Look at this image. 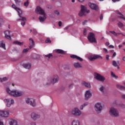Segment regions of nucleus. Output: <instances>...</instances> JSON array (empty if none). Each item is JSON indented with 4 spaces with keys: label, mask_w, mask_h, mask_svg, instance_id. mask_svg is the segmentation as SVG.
I'll list each match as a JSON object with an SVG mask.
<instances>
[{
    "label": "nucleus",
    "mask_w": 125,
    "mask_h": 125,
    "mask_svg": "<svg viewBox=\"0 0 125 125\" xmlns=\"http://www.w3.org/2000/svg\"><path fill=\"white\" fill-rule=\"evenodd\" d=\"M25 103L28 105H30L32 107H36L37 106V104L36 103V100L33 98H27L25 100Z\"/></svg>",
    "instance_id": "39448f33"
},
{
    "label": "nucleus",
    "mask_w": 125,
    "mask_h": 125,
    "mask_svg": "<svg viewBox=\"0 0 125 125\" xmlns=\"http://www.w3.org/2000/svg\"><path fill=\"white\" fill-rule=\"evenodd\" d=\"M109 57H110V56L109 55H106V59L107 60H109Z\"/></svg>",
    "instance_id": "bf43d9fd"
},
{
    "label": "nucleus",
    "mask_w": 125,
    "mask_h": 125,
    "mask_svg": "<svg viewBox=\"0 0 125 125\" xmlns=\"http://www.w3.org/2000/svg\"><path fill=\"white\" fill-rule=\"evenodd\" d=\"M118 26L119 28H122V27H124L125 26L124 24L120 21H119L118 23Z\"/></svg>",
    "instance_id": "72a5a7b5"
},
{
    "label": "nucleus",
    "mask_w": 125,
    "mask_h": 125,
    "mask_svg": "<svg viewBox=\"0 0 125 125\" xmlns=\"http://www.w3.org/2000/svg\"><path fill=\"white\" fill-rule=\"evenodd\" d=\"M102 109H103V106L101 103H98L95 105V110L97 114H100L102 112Z\"/></svg>",
    "instance_id": "0eeeda50"
},
{
    "label": "nucleus",
    "mask_w": 125,
    "mask_h": 125,
    "mask_svg": "<svg viewBox=\"0 0 125 125\" xmlns=\"http://www.w3.org/2000/svg\"><path fill=\"white\" fill-rule=\"evenodd\" d=\"M75 68H82V64L79 62H75L73 64Z\"/></svg>",
    "instance_id": "393cba45"
},
{
    "label": "nucleus",
    "mask_w": 125,
    "mask_h": 125,
    "mask_svg": "<svg viewBox=\"0 0 125 125\" xmlns=\"http://www.w3.org/2000/svg\"><path fill=\"white\" fill-rule=\"evenodd\" d=\"M0 116L2 118H8L9 117V110H0Z\"/></svg>",
    "instance_id": "9d476101"
},
{
    "label": "nucleus",
    "mask_w": 125,
    "mask_h": 125,
    "mask_svg": "<svg viewBox=\"0 0 125 125\" xmlns=\"http://www.w3.org/2000/svg\"><path fill=\"white\" fill-rule=\"evenodd\" d=\"M116 86L117 88H119V89H121V90H125V87L124 86H122L120 84H117Z\"/></svg>",
    "instance_id": "c85d7f7f"
},
{
    "label": "nucleus",
    "mask_w": 125,
    "mask_h": 125,
    "mask_svg": "<svg viewBox=\"0 0 125 125\" xmlns=\"http://www.w3.org/2000/svg\"><path fill=\"white\" fill-rule=\"evenodd\" d=\"M0 47H2V48H3V49H6L5 48V43H4V42L3 41L0 42Z\"/></svg>",
    "instance_id": "bb28decb"
},
{
    "label": "nucleus",
    "mask_w": 125,
    "mask_h": 125,
    "mask_svg": "<svg viewBox=\"0 0 125 125\" xmlns=\"http://www.w3.org/2000/svg\"><path fill=\"white\" fill-rule=\"evenodd\" d=\"M87 22V21H84L83 22V25H85Z\"/></svg>",
    "instance_id": "e2e57ef3"
},
{
    "label": "nucleus",
    "mask_w": 125,
    "mask_h": 125,
    "mask_svg": "<svg viewBox=\"0 0 125 125\" xmlns=\"http://www.w3.org/2000/svg\"><path fill=\"white\" fill-rule=\"evenodd\" d=\"M122 97L123 98V99H125V94L122 95Z\"/></svg>",
    "instance_id": "69168bd1"
},
{
    "label": "nucleus",
    "mask_w": 125,
    "mask_h": 125,
    "mask_svg": "<svg viewBox=\"0 0 125 125\" xmlns=\"http://www.w3.org/2000/svg\"><path fill=\"white\" fill-rule=\"evenodd\" d=\"M4 101L7 103V107H10L12 104H14V100L12 99H5Z\"/></svg>",
    "instance_id": "4468645a"
},
{
    "label": "nucleus",
    "mask_w": 125,
    "mask_h": 125,
    "mask_svg": "<svg viewBox=\"0 0 125 125\" xmlns=\"http://www.w3.org/2000/svg\"><path fill=\"white\" fill-rule=\"evenodd\" d=\"M121 0H112L113 2H117V1H120Z\"/></svg>",
    "instance_id": "052dcab7"
},
{
    "label": "nucleus",
    "mask_w": 125,
    "mask_h": 125,
    "mask_svg": "<svg viewBox=\"0 0 125 125\" xmlns=\"http://www.w3.org/2000/svg\"><path fill=\"white\" fill-rule=\"evenodd\" d=\"M109 32L114 35V36H118V34L115 31H110Z\"/></svg>",
    "instance_id": "c03bdc74"
},
{
    "label": "nucleus",
    "mask_w": 125,
    "mask_h": 125,
    "mask_svg": "<svg viewBox=\"0 0 125 125\" xmlns=\"http://www.w3.org/2000/svg\"><path fill=\"white\" fill-rule=\"evenodd\" d=\"M22 67H23V68H25V69H27L28 70H29V69H31L32 65L30 63H23L22 64Z\"/></svg>",
    "instance_id": "aec40b11"
},
{
    "label": "nucleus",
    "mask_w": 125,
    "mask_h": 125,
    "mask_svg": "<svg viewBox=\"0 0 125 125\" xmlns=\"http://www.w3.org/2000/svg\"><path fill=\"white\" fill-rule=\"evenodd\" d=\"M84 100L87 101L89 99H90L92 97V93L90 92V90H86L84 95Z\"/></svg>",
    "instance_id": "9b49d317"
},
{
    "label": "nucleus",
    "mask_w": 125,
    "mask_h": 125,
    "mask_svg": "<svg viewBox=\"0 0 125 125\" xmlns=\"http://www.w3.org/2000/svg\"><path fill=\"white\" fill-rule=\"evenodd\" d=\"M54 14H55V15H57V16H59L60 13L59 12V11H58V10H56L54 12Z\"/></svg>",
    "instance_id": "a19ab883"
},
{
    "label": "nucleus",
    "mask_w": 125,
    "mask_h": 125,
    "mask_svg": "<svg viewBox=\"0 0 125 125\" xmlns=\"http://www.w3.org/2000/svg\"><path fill=\"white\" fill-rule=\"evenodd\" d=\"M6 90L7 93L9 95H10V96H13V97H21V96H23V95H24V92L17 90H11L8 87H6Z\"/></svg>",
    "instance_id": "f257e3e1"
},
{
    "label": "nucleus",
    "mask_w": 125,
    "mask_h": 125,
    "mask_svg": "<svg viewBox=\"0 0 125 125\" xmlns=\"http://www.w3.org/2000/svg\"><path fill=\"white\" fill-rule=\"evenodd\" d=\"M0 125H4L3 122L1 121V120H0Z\"/></svg>",
    "instance_id": "680f3d73"
},
{
    "label": "nucleus",
    "mask_w": 125,
    "mask_h": 125,
    "mask_svg": "<svg viewBox=\"0 0 125 125\" xmlns=\"http://www.w3.org/2000/svg\"><path fill=\"white\" fill-rule=\"evenodd\" d=\"M30 117L33 121H37V120L41 119V114L35 112H32L30 114Z\"/></svg>",
    "instance_id": "6e6552de"
},
{
    "label": "nucleus",
    "mask_w": 125,
    "mask_h": 125,
    "mask_svg": "<svg viewBox=\"0 0 125 125\" xmlns=\"http://www.w3.org/2000/svg\"><path fill=\"white\" fill-rule=\"evenodd\" d=\"M45 42L46 43H48V42L49 43H51V41H50V39H49V38H48L46 40Z\"/></svg>",
    "instance_id": "37998d69"
},
{
    "label": "nucleus",
    "mask_w": 125,
    "mask_h": 125,
    "mask_svg": "<svg viewBox=\"0 0 125 125\" xmlns=\"http://www.w3.org/2000/svg\"><path fill=\"white\" fill-rule=\"evenodd\" d=\"M8 80V78L4 77L3 78H0V83H3V82H6Z\"/></svg>",
    "instance_id": "2f4dec72"
},
{
    "label": "nucleus",
    "mask_w": 125,
    "mask_h": 125,
    "mask_svg": "<svg viewBox=\"0 0 125 125\" xmlns=\"http://www.w3.org/2000/svg\"><path fill=\"white\" fill-rule=\"evenodd\" d=\"M89 6L93 10H95L96 11H98L99 10V8L98 6L95 4L89 3Z\"/></svg>",
    "instance_id": "2eb2a0df"
},
{
    "label": "nucleus",
    "mask_w": 125,
    "mask_h": 125,
    "mask_svg": "<svg viewBox=\"0 0 125 125\" xmlns=\"http://www.w3.org/2000/svg\"><path fill=\"white\" fill-rule=\"evenodd\" d=\"M73 84H71L69 86V88H73Z\"/></svg>",
    "instance_id": "13d9d810"
},
{
    "label": "nucleus",
    "mask_w": 125,
    "mask_h": 125,
    "mask_svg": "<svg viewBox=\"0 0 125 125\" xmlns=\"http://www.w3.org/2000/svg\"><path fill=\"white\" fill-rule=\"evenodd\" d=\"M109 114L114 118H119L120 117L119 110L115 107H112L110 108Z\"/></svg>",
    "instance_id": "7ed1b4c3"
},
{
    "label": "nucleus",
    "mask_w": 125,
    "mask_h": 125,
    "mask_svg": "<svg viewBox=\"0 0 125 125\" xmlns=\"http://www.w3.org/2000/svg\"><path fill=\"white\" fill-rule=\"evenodd\" d=\"M94 76L95 79H96V80L99 81V82H104L105 81V77L102 76L100 74L95 73Z\"/></svg>",
    "instance_id": "f8f14e48"
},
{
    "label": "nucleus",
    "mask_w": 125,
    "mask_h": 125,
    "mask_svg": "<svg viewBox=\"0 0 125 125\" xmlns=\"http://www.w3.org/2000/svg\"><path fill=\"white\" fill-rule=\"evenodd\" d=\"M79 2H83L84 0H78Z\"/></svg>",
    "instance_id": "0e129e2a"
},
{
    "label": "nucleus",
    "mask_w": 125,
    "mask_h": 125,
    "mask_svg": "<svg viewBox=\"0 0 125 125\" xmlns=\"http://www.w3.org/2000/svg\"><path fill=\"white\" fill-rule=\"evenodd\" d=\"M25 21H24L21 22V25H22V26H24L25 25V24L26 23Z\"/></svg>",
    "instance_id": "09e8293b"
},
{
    "label": "nucleus",
    "mask_w": 125,
    "mask_h": 125,
    "mask_svg": "<svg viewBox=\"0 0 125 125\" xmlns=\"http://www.w3.org/2000/svg\"><path fill=\"white\" fill-rule=\"evenodd\" d=\"M112 65L114 67H117V69H120V61L116 62L115 61H113Z\"/></svg>",
    "instance_id": "a211bd4d"
},
{
    "label": "nucleus",
    "mask_w": 125,
    "mask_h": 125,
    "mask_svg": "<svg viewBox=\"0 0 125 125\" xmlns=\"http://www.w3.org/2000/svg\"><path fill=\"white\" fill-rule=\"evenodd\" d=\"M70 57L71 58H75L77 60H79V61L81 62L83 61V59H82V58L75 55H71Z\"/></svg>",
    "instance_id": "412c9836"
},
{
    "label": "nucleus",
    "mask_w": 125,
    "mask_h": 125,
    "mask_svg": "<svg viewBox=\"0 0 125 125\" xmlns=\"http://www.w3.org/2000/svg\"><path fill=\"white\" fill-rule=\"evenodd\" d=\"M87 105H88V103H85L83 104V106H84V107H85V106H87Z\"/></svg>",
    "instance_id": "5fc2aeb1"
},
{
    "label": "nucleus",
    "mask_w": 125,
    "mask_h": 125,
    "mask_svg": "<svg viewBox=\"0 0 125 125\" xmlns=\"http://www.w3.org/2000/svg\"><path fill=\"white\" fill-rule=\"evenodd\" d=\"M117 14H119V15H121L120 16L118 17V18H120V19H122L123 20H125V17H124V15H123L122 13H121V12L117 11Z\"/></svg>",
    "instance_id": "cd10ccee"
},
{
    "label": "nucleus",
    "mask_w": 125,
    "mask_h": 125,
    "mask_svg": "<svg viewBox=\"0 0 125 125\" xmlns=\"http://www.w3.org/2000/svg\"><path fill=\"white\" fill-rule=\"evenodd\" d=\"M83 84L84 86L86 87H88V88H90L91 87V85H90V83H87L86 82H83Z\"/></svg>",
    "instance_id": "a878e982"
},
{
    "label": "nucleus",
    "mask_w": 125,
    "mask_h": 125,
    "mask_svg": "<svg viewBox=\"0 0 125 125\" xmlns=\"http://www.w3.org/2000/svg\"><path fill=\"white\" fill-rule=\"evenodd\" d=\"M36 12L37 13H39V14H42V15H44L45 13H44V11L42 7L40 6H37L36 9Z\"/></svg>",
    "instance_id": "ddd939ff"
},
{
    "label": "nucleus",
    "mask_w": 125,
    "mask_h": 125,
    "mask_svg": "<svg viewBox=\"0 0 125 125\" xmlns=\"http://www.w3.org/2000/svg\"><path fill=\"white\" fill-rule=\"evenodd\" d=\"M108 47H109V48H114V46L112 45H110L108 46Z\"/></svg>",
    "instance_id": "4d7b16f0"
},
{
    "label": "nucleus",
    "mask_w": 125,
    "mask_h": 125,
    "mask_svg": "<svg viewBox=\"0 0 125 125\" xmlns=\"http://www.w3.org/2000/svg\"><path fill=\"white\" fill-rule=\"evenodd\" d=\"M12 7L14 8V9H15L16 11H17L18 13L19 14V15H21L22 12L21 9L17 7L16 5H15V4H13V5H12Z\"/></svg>",
    "instance_id": "f3484780"
},
{
    "label": "nucleus",
    "mask_w": 125,
    "mask_h": 125,
    "mask_svg": "<svg viewBox=\"0 0 125 125\" xmlns=\"http://www.w3.org/2000/svg\"><path fill=\"white\" fill-rule=\"evenodd\" d=\"M20 15H19V16L20 17V19H18V20H17V21H20V20H21V21H26V19H25V18H24V17H21V16H20Z\"/></svg>",
    "instance_id": "473e14b6"
},
{
    "label": "nucleus",
    "mask_w": 125,
    "mask_h": 125,
    "mask_svg": "<svg viewBox=\"0 0 125 125\" xmlns=\"http://www.w3.org/2000/svg\"><path fill=\"white\" fill-rule=\"evenodd\" d=\"M88 59L89 60H90V61H93V60H95L98 59H102V57H101L100 55H95L94 56L89 57Z\"/></svg>",
    "instance_id": "dca6fc26"
},
{
    "label": "nucleus",
    "mask_w": 125,
    "mask_h": 125,
    "mask_svg": "<svg viewBox=\"0 0 125 125\" xmlns=\"http://www.w3.org/2000/svg\"><path fill=\"white\" fill-rule=\"evenodd\" d=\"M59 27H61L62 26V22L61 21L59 22Z\"/></svg>",
    "instance_id": "6e6d98bb"
},
{
    "label": "nucleus",
    "mask_w": 125,
    "mask_h": 125,
    "mask_svg": "<svg viewBox=\"0 0 125 125\" xmlns=\"http://www.w3.org/2000/svg\"><path fill=\"white\" fill-rule=\"evenodd\" d=\"M5 38L8 40H11V37H10V31L6 30L4 32Z\"/></svg>",
    "instance_id": "6ab92c4d"
},
{
    "label": "nucleus",
    "mask_w": 125,
    "mask_h": 125,
    "mask_svg": "<svg viewBox=\"0 0 125 125\" xmlns=\"http://www.w3.org/2000/svg\"><path fill=\"white\" fill-rule=\"evenodd\" d=\"M83 107H84V106H83V104H82L81 105H80V110H83Z\"/></svg>",
    "instance_id": "de8ad7c7"
},
{
    "label": "nucleus",
    "mask_w": 125,
    "mask_h": 125,
    "mask_svg": "<svg viewBox=\"0 0 125 125\" xmlns=\"http://www.w3.org/2000/svg\"><path fill=\"white\" fill-rule=\"evenodd\" d=\"M100 20H103V15L101 14L100 17Z\"/></svg>",
    "instance_id": "603ef678"
},
{
    "label": "nucleus",
    "mask_w": 125,
    "mask_h": 125,
    "mask_svg": "<svg viewBox=\"0 0 125 125\" xmlns=\"http://www.w3.org/2000/svg\"><path fill=\"white\" fill-rule=\"evenodd\" d=\"M45 57H47V58H51L52 57V54H49L48 55H46Z\"/></svg>",
    "instance_id": "79ce46f5"
},
{
    "label": "nucleus",
    "mask_w": 125,
    "mask_h": 125,
    "mask_svg": "<svg viewBox=\"0 0 125 125\" xmlns=\"http://www.w3.org/2000/svg\"><path fill=\"white\" fill-rule=\"evenodd\" d=\"M121 107H122L123 108H125V105L124 104H121Z\"/></svg>",
    "instance_id": "774afa93"
},
{
    "label": "nucleus",
    "mask_w": 125,
    "mask_h": 125,
    "mask_svg": "<svg viewBox=\"0 0 125 125\" xmlns=\"http://www.w3.org/2000/svg\"><path fill=\"white\" fill-rule=\"evenodd\" d=\"M100 90L101 92H104L105 90V87L104 86H101L100 88Z\"/></svg>",
    "instance_id": "f704fd0d"
},
{
    "label": "nucleus",
    "mask_w": 125,
    "mask_h": 125,
    "mask_svg": "<svg viewBox=\"0 0 125 125\" xmlns=\"http://www.w3.org/2000/svg\"><path fill=\"white\" fill-rule=\"evenodd\" d=\"M116 55H117V53L115 52L112 55V58H114V57H115Z\"/></svg>",
    "instance_id": "864d4df0"
},
{
    "label": "nucleus",
    "mask_w": 125,
    "mask_h": 125,
    "mask_svg": "<svg viewBox=\"0 0 125 125\" xmlns=\"http://www.w3.org/2000/svg\"><path fill=\"white\" fill-rule=\"evenodd\" d=\"M33 34L35 35H37V34H38V32L37 31V30H36V29L33 30Z\"/></svg>",
    "instance_id": "49530a36"
},
{
    "label": "nucleus",
    "mask_w": 125,
    "mask_h": 125,
    "mask_svg": "<svg viewBox=\"0 0 125 125\" xmlns=\"http://www.w3.org/2000/svg\"><path fill=\"white\" fill-rule=\"evenodd\" d=\"M111 77L113 78H115V79H118V76H116L113 72H111Z\"/></svg>",
    "instance_id": "4c0bfd02"
},
{
    "label": "nucleus",
    "mask_w": 125,
    "mask_h": 125,
    "mask_svg": "<svg viewBox=\"0 0 125 125\" xmlns=\"http://www.w3.org/2000/svg\"><path fill=\"white\" fill-rule=\"evenodd\" d=\"M42 16H40L39 18V19L40 22H43L45 19H46V17H45V14L44 15H42Z\"/></svg>",
    "instance_id": "4be33fe9"
},
{
    "label": "nucleus",
    "mask_w": 125,
    "mask_h": 125,
    "mask_svg": "<svg viewBox=\"0 0 125 125\" xmlns=\"http://www.w3.org/2000/svg\"><path fill=\"white\" fill-rule=\"evenodd\" d=\"M10 125H18V123L16 120H11L9 122Z\"/></svg>",
    "instance_id": "5701e85b"
},
{
    "label": "nucleus",
    "mask_w": 125,
    "mask_h": 125,
    "mask_svg": "<svg viewBox=\"0 0 125 125\" xmlns=\"http://www.w3.org/2000/svg\"><path fill=\"white\" fill-rule=\"evenodd\" d=\"M81 11L79 13V16H85L87 13H89V10H87L85 6L81 5Z\"/></svg>",
    "instance_id": "20e7f679"
},
{
    "label": "nucleus",
    "mask_w": 125,
    "mask_h": 125,
    "mask_svg": "<svg viewBox=\"0 0 125 125\" xmlns=\"http://www.w3.org/2000/svg\"><path fill=\"white\" fill-rule=\"evenodd\" d=\"M2 23H3V19H2L1 18H0V27H1Z\"/></svg>",
    "instance_id": "a18cd8bd"
},
{
    "label": "nucleus",
    "mask_w": 125,
    "mask_h": 125,
    "mask_svg": "<svg viewBox=\"0 0 125 125\" xmlns=\"http://www.w3.org/2000/svg\"><path fill=\"white\" fill-rule=\"evenodd\" d=\"M14 1H15V3H16V4H17V5H20L21 0H14Z\"/></svg>",
    "instance_id": "e433bc0d"
},
{
    "label": "nucleus",
    "mask_w": 125,
    "mask_h": 125,
    "mask_svg": "<svg viewBox=\"0 0 125 125\" xmlns=\"http://www.w3.org/2000/svg\"><path fill=\"white\" fill-rule=\"evenodd\" d=\"M83 35L84 36H86V29H84L83 30Z\"/></svg>",
    "instance_id": "8fccbe9b"
},
{
    "label": "nucleus",
    "mask_w": 125,
    "mask_h": 125,
    "mask_svg": "<svg viewBox=\"0 0 125 125\" xmlns=\"http://www.w3.org/2000/svg\"><path fill=\"white\" fill-rule=\"evenodd\" d=\"M30 44H35V42L32 38L29 39Z\"/></svg>",
    "instance_id": "ea45409f"
},
{
    "label": "nucleus",
    "mask_w": 125,
    "mask_h": 125,
    "mask_svg": "<svg viewBox=\"0 0 125 125\" xmlns=\"http://www.w3.org/2000/svg\"><path fill=\"white\" fill-rule=\"evenodd\" d=\"M71 114L73 115V116H76L77 117H79L82 115V111L79 109V108L75 107L73 109H72L71 111Z\"/></svg>",
    "instance_id": "1a4fd4ad"
},
{
    "label": "nucleus",
    "mask_w": 125,
    "mask_h": 125,
    "mask_svg": "<svg viewBox=\"0 0 125 125\" xmlns=\"http://www.w3.org/2000/svg\"><path fill=\"white\" fill-rule=\"evenodd\" d=\"M23 5L25 6V7H28L29 5V0H27L26 2H24Z\"/></svg>",
    "instance_id": "c9c22d12"
},
{
    "label": "nucleus",
    "mask_w": 125,
    "mask_h": 125,
    "mask_svg": "<svg viewBox=\"0 0 125 125\" xmlns=\"http://www.w3.org/2000/svg\"><path fill=\"white\" fill-rule=\"evenodd\" d=\"M30 46H29V48H33L34 47V45H35V44H30Z\"/></svg>",
    "instance_id": "3c124183"
},
{
    "label": "nucleus",
    "mask_w": 125,
    "mask_h": 125,
    "mask_svg": "<svg viewBox=\"0 0 125 125\" xmlns=\"http://www.w3.org/2000/svg\"><path fill=\"white\" fill-rule=\"evenodd\" d=\"M87 39L90 42L97 43V41H96V39L95 38V35H94V33H89L88 35Z\"/></svg>",
    "instance_id": "423d86ee"
},
{
    "label": "nucleus",
    "mask_w": 125,
    "mask_h": 125,
    "mask_svg": "<svg viewBox=\"0 0 125 125\" xmlns=\"http://www.w3.org/2000/svg\"><path fill=\"white\" fill-rule=\"evenodd\" d=\"M29 48H26V49H24L22 50V52L23 53H27V52H28L29 51Z\"/></svg>",
    "instance_id": "58836bf2"
},
{
    "label": "nucleus",
    "mask_w": 125,
    "mask_h": 125,
    "mask_svg": "<svg viewBox=\"0 0 125 125\" xmlns=\"http://www.w3.org/2000/svg\"><path fill=\"white\" fill-rule=\"evenodd\" d=\"M72 125H81V123L78 120H74L72 121Z\"/></svg>",
    "instance_id": "b1692460"
},
{
    "label": "nucleus",
    "mask_w": 125,
    "mask_h": 125,
    "mask_svg": "<svg viewBox=\"0 0 125 125\" xmlns=\"http://www.w3.org/2000/svg\"><path fill=\"white\" fill-rule=\"evenodd\" d=\"M56 52H57V53H59L60 54H64L65 53L64 51H63L62 50H61V49L56 50Z\"/></svg>",
    "instance_id": "c756f323"
},
{
    "label": "nucleus",
    "mask_w": 125,
    "mask_h": 125,
    "mask_svg": "<svg viewBox=\"0 0 125 125\" xmlns=\"http://www.w3.org/2000/svg\"><path fill=\"white\" fill-rule=\"evenodd\" d=\"M31 125H37V124H36V123L33 122V123H31Z\"/></svg>",
    "instance_id": "338daca9"
},
{
    "label": "nucleus",
    "mask_w": 125,
    "mask_h": 125,
    "mask_svg": "<svg viewBox=\"0 0 125 125\" xmlns=\"http://www.w3.org/2000/svg\"><path fill=\"white\" fill-rule=\"evenodd\" d=\"M14 44H18V45H23V42H19V41H15L13 42Z\"/></svg>",
    "instance_id": "7c9ffc66"
},
{
    "label": "nucleus",
    "mask_w": 125,
    "mask_h": 125,
    "mask_svg": "<svg viewBox=\"0 0 125 125\" xmlns=\"http://www.w3.org/2000/svg\"><path fill=\"white\" fill-rule=\"evenodd\" d=\"M59 82V77L57 75H54L52 77H48L47 78L46 85H50V84H54Z\"/></svg>",
    "instance_id": "f03ea898"
}]
</instances>
